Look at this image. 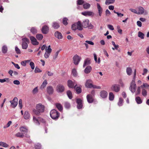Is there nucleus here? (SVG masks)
Segmentation results:
<instances>
[{"mask_svg": "<svg viewBox=\"0 0 149 149\" xmlns=\"http://www.w3.org/2000/svg\"><path fill=\"white\" fill-rule=\"evenodd\" d=\"M44 106L41 104L39 103L37 104L36 109H33V112L35 114L37 115H39L41 113L44 112Z\"/></svg>", "mask_w": 149, "mask_h": 149, "instance_id": "1", "label": "nucleus"}, {"mask_svg": "<svg viewBox=\"0 0 149 149\" xmlns=\"http://www.w3.org/2000/svg\"><path fill=\"white\" fill-rule=\"evenodd\" d=\"M71 28L74 31L77 29L79 31L82 30L83 28L81 27V22L79 21L77 22L74 23L72 25Z\"/></svg>", "mask_w": 149, "mask_h": 149, "instance_id": "2", "label": "nucleus"}, {"mask_svg": "<svg viewBox=\"0 0 149 149\" xmlns=\"http://www.w3.org/2000/svg\"><path fill=\"white\" fill-rule=\"evenodd\" d=\"M50 114L52 119L56 120L59 117L60 113L56 110L53 109L51 111Z\"/></svg>", "mask_w": 149, "mask_h": 149, "instance_id": "3", "label": "nucleus"}, {"mask_svg": "<svg viewBox=\"0 0 149 149\" xmlns=\"http://www.w3.org/2000/svg\"><path fill=\"white\" fill-rule=\"evenodd\" d=\"M81 27L84 28L87 27L92 28L93 26L89 23V21L88 19H86L84 20L81 23Z\"/></svg>", "mask_w": 149, "mask_h": 149, "instance_id": "4", "label": "nucleus"}, {"mask_svg": "<svg viewBox=\"0 0 149 149\" xmlns=\"http://www.w3.org/2000/svg\"><path fill=\"white\" fill-rule=\"evenodd\" d=\"M22 48L23 49H26L28 47V44L29 43V40L26 38H22Z\"/></svg>", "mask_w": 149, "mask_h": 149, "instance_id": "5", "label": "nucleus"}, {"mask_svg": "<svg viewBox=\"0 0 149 149\" xmlns=\"http://www.w3.org/2000/svg\"><path fill=\"white\" fill-rule=\"evenodd\" d=\"M136 86L135 81H132L130 84L129 89L132 93H134L136 90Z\"/></svg>", "mask_w": 149, "mask_h": 149, "instance_id": "6", "label": "nucleus"}, {"mask_svg": "<svg viewBox=\"0 0 149 149\" xmlns=\"http://www.w3.org/2000/svg\"><path fill=\"white\" fill-rule=\"evenodd\" d=\"M137 15H142L144 13L145 15L148 14V12L142 7L139 6L137 8Z\"/></svg>", "mask_w": 149, "mask_h": 149, "instance_id": "7", "label": "nucleus"}, {"mask_svg": "<svg viewBox=\"0 0 149 149\" xmlns=\"http://www.w3.org/2000/svg\"><path fill=\"white\" fill-rule=\"evenodd\" d=\"M111 88L112 91L118 92L120 90V87L118 84H115L112 85Z\"/></svg>", "mask_w": 149, "mask_h": 149, "instance_id": "8", "label": "nucleus"}, {"mask_svg": "<svg viewBox=\"0 0 149 149\" xmlns=\"http://www.w3.org/2000/svg\"><path fill=\"white\" fill-rule=\"evenodd\" d=\"M18 101V98L16 97H15L13 100L10 101V102L11 104V106L13 108L15 107L17 104Z\"/></svg>", "mask_w": 149, "mask_h": 149, "instance_id": "9", "label": "nucleus"}, {"mask_svg": "<svg viewBox=\"0 0 149 149\" xmlns=\"http://www.w3.org/2000/svg\"><path fill=\"white\" fill-rule=\"evenodd\" d=\"M74 63L75 65H77L81 60V58L77 55H75L73 57Z\"/></svg>", "mask_w": 149, "mask_h": 149, "instance_id": "10", "label": "nucleus"}, {"mask_svg": "<svg viewBox=\"0 0 149 149\" xmlns=\"http://www.w3.org/2000/svg\"><path fill=\"white\" fill-rule=\"evenodd\" d=\"M65 90L64 86L62 84L58 85L56 88V91L58 93H62Z\"/></svg>", "mask_w": 149, "mask_h": 149, "instance_id": "11", "label": "nucleus"}, {"mask_svg": "<svg viewBox=\"0 0 149 149\" xmlns=\"http://www.w3.org/2000/svg\"><path fill=\"white\" fill-rule=\"evenodd\" d=\"M30 40L32 44L34 45H37L39 44V42L37 41L36 39L33 36H30Z\"/></svg>", "mask_w": 149, "mask_h": 149, "instance_id": "12", "label": "nucleus"}, {"mask_svg": "<svg viewBox=\"0 0 149 149\" xmlns=\"http://www.w3.org/2000/svg\"><path fill=\"white\" fill-rule=\"evenodd\" d=\"M77 104V107L78 109H81L82 107V101L80 99H77L76 100Z\"/></svg>", "mask_w": 149, "mask_h": 149, "instance_id": "13", "label": "nucleus"}, {"mask_svg": "<svg viewBox=\"0 0 149 149\" xmlns=\"http://www.w3.org/2000/svg\"><path fill=\"white\" fill-rule=\"evenodd\" d=\"M92 80L91 79L87 80L85 83V86L88 88H91L93 86V85L91 83Z\"/></svg>", "mask_w": 149, "mask_h": 149, "instance_id": "14", "label": "nucleus"}, {"mask_svg": "<svg viewBox=\"0 0 149 149\" xmlns=\"http://www.w3.org/2000/svg\"><path fill=\"white\" fill-rule=\"evenodd\" d=\"M92 70V67L89 65L87 66L84 70V72L86 74L89 73Z\"/></svg>", "mask_w": 149, "mask_h": 149, "instance_id": "15", "label": "nucleus"}, {"mask_svg": "<svg viewBox=\"0 0 149 149\" xmlns=\"http://www.w3.org/2000/svg\"><path fill=\"white\" fill-rule=\"evenodd\" d=\"M55 37L59 39H62L63 36L61 33L58 31H56L54 33Z\"/></svg>", "mask_w": 149, "mask_h": 149, "instance_id": "16", "label": "nucleus"}, {"mask_svg": "<svg viewBox=\"0 0 149 149\" xmlns=\"http://www.w3.org/2000/svg\"><path fill=\"white\" fill-rule=\"evenodd\" d=\"M75 84V81L73 82L70 80H69L68 81V85L69 88H73L74 87Z\"/></svg>", "mask_w": 149, "mask_h": 149, "instance_id": "17", "label": "nucleus"}, {"mask_svg": "<svg viewBox=\"0 0 149 149\" xmlns=\"http://www.w3.org/2000/svg\"><path fill=\"white\" fill-rule=\"evenodd\" d=\"M41 31L43 33L47 34L49 31V27L47 26H44L42 27Z\"/></svg>", "mask_w": 149, "mask_h": 149, "instance_id": "18", "label": "nucleus"}, {"mask_svg": "<svg viewBox=\"0 0 149 149\" xmlns=\"http://www.w3.org/2000/svg\"><path fill=\"white\" fill-rule=\"evenodd\" d=\"M107 93L105 91H102L100 92V95L101 97L103 98H105L107 97Z\"/></svg>", "mask_w": 149, "mask_h": 149, "instance_id": "19", "label": "nucleus"}, {"mask_svg": "<svg viewBox=\"0 0 149 149\" xmlns=\"http://www.w3.org/2000/svg\"><path fill=\"white\" fill-rule=\"evenodd\" d=\"M88 102L89 103H91L93 102V95L91 94L88 95L86 97Z\"/></svg>", "mask_w": 149, "mask_h": 149, "instance_id": "20", "label": "nucleus"}, {"mask_svg": "<svg viewBox=\"0 0 149 149\" xmlns=\"http://www.w3.org/2000/svg\"><path fill=\"white\" fill-rule=\"evenodd\" d=\"M93 13L91 11H86L81 13V14L85 16H90L93 14Z\"/></svg>", "mask_w": 149, "mask_h": 149, "instance_id": "21", "label": "nucleus"}, {"mask_svg": "<svg viewBox=\"0 0 149 149\" xmlns=\"http://www.w3.org/2000/svg\"><path fill=\"white\" fill-rule=\"evenodd\" d=\"M47 93L49 95L52 94L53 93L54 90L52 87L51 86H48L47 88Z\"/></svg>", "mask_w": 149, "mask_h": 149, "instance_id": "22", "label": "nucleus"}, {"mask_svg": "<svg viewBox=\"0 0 149 149\" xmlns=\"http://www.w3.org/2000/svg\"><path fill=\"white\" fill-rule=\"evenodd\" d=\"M97 6L99 16H101L102 12V8L101 7L100 4L98 3H97Z\"/></svg>", "mask_w": 149, "mask_h": 149, "instance_id": "23", "label": "nucleus"}, {"mask_svg": "<svg viewBox=\"0 0 149 149\" xmlns=\"http://www.w3.org/2000/svg\"><path fill=\"white\" fill-rule=\"evenodd\" d=\"M52 26L54 29H57L60 27V25L58 23L54 22L52 24Z\"/></svg>", "mask_w": 149, "mask_h": 149, "instance_id": "24", "label": "nucleus"}, {"mask_svg": "<svg viewBox=\"0 0 149 149\" xmlns=\"http://www.w3.org/2000/svg\"><path fill=\"white\" fill-rule=\"evenodd\" d=\"M55 106L60 111H62L63 107L61 104L59 103H56L55 104Z\"/></svg>", "mask_w": 149, "mask_h": 149, "instance_id": "25", "label": "nucleus"}, {"mask_svg": "<svg viewBox=\"0 0 149 149\" xmlns=\"http://www.w3.org/2000/svg\"><path fill=\"white\" fill-rule=\"evenodd\" d=\"M2 52L3 54L6 53L8 51V47L6 45H3L1 48Z\"/></svg>", "mask_w": 149, "mask_h": 149, "instance_id": "26", "label": "nucleus"}, {"mask_svg": "<svg viewBox=\"0 0 149 149\" xmlns=\"http://www.w3.org/2000/svg\"><path fill=\"white\" fill-rule=\"evenodd\" d=\"M47 84V80L46 79L45 80L40 87V89H42L44 88Z\"/></svg>", "mask_w": 149, "mask_h": 149, "instance_id": "27", "label": "nucleus"}, {"mask_svg": "<svg viewBox=\"0 0 149 149\" xmlns=\"http://www.w3.org/2000/svg\"><path fill=\"white\" fill-rule=\"evenodd\" d=\"M46 52L44 54V56L45 58H48L51 53L52 52L45 50Z\"/></svg>", "mask_w": 149, "mask_h": 149, "instance_id": "28", "label": "nucleus"}, {"mask_svg": "<svg viewBox=\"0 0 149 149\" xmlns=\"http://www.w3.org/2000/svg\"><path fill=\"white\" fill-rule=\"evenodd\" d=\"M90 64V60L88 59H86L84 61V63L83 65V67L88 65Z\"/></svg>", "mask_w": 149, "mask_h": 149, "instance_id": "29", "label": "nucleus"}, {"mask_svg": "<svg viewBox=\"0 0 149 149\" xmlns=\"http://www.w3.org/2000/svg\"><path fill=\"white\" fill-rule=\"evenodd\" d=\"M30 31L33 34H35L37 33V30L35 27H31Z\"/></svg>", "mask_w": 149, "mask_h": 149, "instance_id": "30", "label": "nucleus"}, {"mask_svg": "<svg viewBox=\"0 0 149 149\" xmlns=\"http://www.w3.org/2000/svg\"><path fill=\"white\" fill-rule=\"evenodd\" d=\"M93 56H94V60L95 61L96 63H97L98 64H99L100 62V58L99 57L98 58V60H97V56L96 54L95 53L93 54Z\"/></svg>", "mask_w": 149, "mask_h": 149, "instance_id": "31", "label": "nucleus"}, {"mask_svg": "<svg viewBox=\"0 0 149 149\" xmlns=\"http://www.w3.org/2000/svg\"><path fill=\"white\" fill-rule=\"evenodd\" d=\"M72 74L74 77H77L78 75V73L76 70L74 68L72 70Z\"/></svg>", "mask_w": 149, "mask_h": 149, "instance_id": "32", "label": "nucleus"}, {"mask_svg": "<svg viewBox=\"0 0 149 149\" xmlns=\"http://www.w3.org/2000/svg\"><path fill=\"white\" fill-rule=\"evenodd\" d=\"M39 118L38 117L37 118L36 117H35V116H33V121L36 123V124L37 125H39L40 124L39 122Z\"/></svg>", "mask_w": 149, "mask_h": 149, "instance_id": "33", "label": "nucleus"}, {"mask_svg": "<svg viewBox=\"0 0 149 149\" xmlns=\"http://www.w3.org/2000/svg\"><path fill=\"white\" fill-rule=\"evenodd\" d=\"M135 100L138 104H141L142 102V100L139 97H136L135 98Z\"/></svg>", "mask_w": 149, "mask_h": 149, "instance_id": "34", "label": "nucleus"}, {"mask_svg": "<svg viewBox=\"0 0 149 149\" xmlns=\"http://www.w3.org/2000/svg\"><path fill=\"white\" fill-rule=\"evenodd\" d=\"M24 118L26 119H28L30 117V114L29 112L27 111H26L24 115Z\"/></svg>", "mask_w": 149, "mask_h": 149, "instance_id": "35", "label": "nucleus"}, {"mask_svg": "<svg viewBox=\"0 0 149 149\" xmlns=\"http://www.w3.org/2000/svg\"><path fill=\"white\" fill-rule=\"evenodd\" d=\"M20 130L25 133L27 132L28 131V128L26 127H22L20 128Z\"/></svg>", "mask_w": 149, "mask_h": 149, "instance_id": "36", "label": "nucleus"}, {"mask_svg": "<svg viewBox=\"0 0 149 149\" xmlns=\"http://www.w3.org/2000/svg\"><path fill=\"white\" fill-rule=\"evenodd\" d=\"M142 94L143 96L146 97L147 95V92L145 88H142Z\"/></svg>", "mask_w": 149, "mask_h": 149, "instance_id": "37", "label": "nucleus"}, {"mask_svg": "<svg viewBox=\"0 0 149 149\" xmlns=\"http://www.w3.org/2000/svg\"><path fill=\"white\" fill-rule=\"evenodd\" d=\"M132 70L130 68L128 67L126 69V72L128 75H130L132 72Z\"/></svg>", "mask_w": 149, "mask_h": 149, "instance_id": "38", "label": "nucleus"}, {"mask_svg": "<svg viewBox=\"0 0 149 149\" xmlns=\"http://www.w3.org/2000/svg\"><path fill=\"white\" fill-rule=\"evenodd\" d=\"M77 86V85L76 84L74 86V88L76 89V91L77 93H81V88L79 87H76Z\"/></svg>", "mask_w": 149, "mask_h": 149, "instance_id": "39", "label": "nucleus"}, {"mask_svg": "<svg viewBox=\"0 0 149 149\" xmlns=\"http://www.w3.org/2000/svg\"><path fill=\"white\" fill-rule=\"evenodd\" d=\"M36 38L37 39L39 40H41L43 38V35L41 34H38L36 36Z\"/></svg>", "mask_w": 149, "mask_h": 149, "instance_id": "40", "label": "nucleus"}, {"mask_svg": "<svg viewBox=\"0 0 149 149\" xmlns=\"http://www.w3.org/2000/svg\"><path fill=\"white\" fill-rule=\"evenodd\" d=\"M115 2V0H106L105 3L107 5H109L110 4L113 3Z\"/></svg>", "mask_w": 149, "mask_h": 149, "instance_id": "41", "label": "nucleus"}, {"mask_svg": "<svg viewBox=\"0 0 149 149\" xmlns=\"http://www.w3.org/2000/svg\"><path fill=\"white\" fill-rule=\"evenodd\" d=\"M138 36L141 39H143L144 38V35L141 31H139L138 33Z\"/></svg>", "mask_w": 149, "mask_h": 149, "instance_id": "42", "label": "nucleus"}, {"mask_svg": "<svg viewBox=\"0 0 149 149\" xmlns=\"http://www.w3.org/2000/svg\"><path fill=\"white\" fill-rule=\"evenodd\" d=\"M90 4L88 3H86L83 4V8L85 9H88L90 7Z\"/></svg>", "mask_w": 149, "mask_h": 149, "instance_id": "43", "label": "nucleus"}, {"mask_svg": "<svg viewBox=\"0 0 149 149\" xmlns=\"http://www.w3.org/2000/svg\"><path fill=\"white\" fill-rule=\"evenodd\" d=\"M114 95L112 93L110 92L109 93V100L112 101L114 98Z\"/></svg>", "mask_w": 149, "mask_h": 149, "instance_id": "44", "label": "nucleus"}, {"mask_svg": "<svg viewBox=\"0 0 149 149\" xmlns=\"http://www.w3.org/2000/svg\"><path fill=\"white\" fill-rule=\"evenodd\" d=\"M15 136L18 137L22 138L24 135L23 133L19 132L15 134Z\"/></svg>", "mask_w": 149, "mask_h": 149, "instance_id": "45", "label": "nucleus"}, {"mask_svg": "<svg viewBox=\"0 0 149 149\" xmlns=\"http://www.w3.org/2000/svg\"><path fill=\"white\" fill-rule=\"evenodd\" d=\"M60 52V50H58L54 54L53 56V59L54 60H55L57 58L58 53Z\"/></svg>", "mask_w": 149, "mask_h": 149, "instance_id": "46", "label": "nucleus"}, {"mask_svg": "<svg viewBox=\"0 0 149 149\" xmlns=\"http://www.w3.org/2000/svg\"><path fill=\"white\" fill-rule=\"evenodd\" d=\"M67 94L70 99H71L72 98V93L70 91H67Z\"/></svg>", "mask_w": 149, "mask_h": 149, "instance_id": "47", "label": "nucleus"}, {"mask_svg": "<svg viewBox=\"0 0 149 149\" xmlns=\"http://www.w3.org/2000/svg\"><path fill=\"white\" fill-rule=\"evenodd\" d=\"M0 146L5 148H7L8 146V145L5 143L0 142Z\"/></svg>", "mask_w": 149, "mask_h": 149, "instance_id": "48", "label": "nucleus"}, {"mask_svg": "<svg viewBox=\"0 0 149 149\" xmlns=\"http://www.w3.org/2000/svg\"><path fill=\"white\" fill-rule=\"evenodd\" d=\"M123 99L121 98H119V101L118 103V106H122L123 105Z\"/></svg>", "mask_w": 149, "mask_h": 149, "instance_id": "49", "label": "nucleus"}, {"mask_svg": "<svg viewBox=\"0 0 149 149\" xmlns=\"http://www.w3.org/2000/svg\"><path fill=\"white\" fill-rule=\"evenodd\" d=\"M68 19L66 17L64 18L63 20V23L64 25H66L68 24L67 21H68Z\"/></svg>", "mask_w": 149, "mask_h": 149, "instance_id": "50", "label": "nucleus"}, {"mask_svg": "<svg viewBox=\"0 0 149 149\" xmlns=\"http://www.w3.org/2000/svg\"><path fill=\"white\" fill-rule=\"evenodd\" d=\"M143 87H144L146 88L149 89V84L147 83H143V85L141 86V87L142 88Z\"/></svg>", "mask_w": 149, "mask_h": 149, "instance_id": "51", "label": "nucleus"}, {"mask_svg": "<svg viewBox=\"0 0 149 149\" xmlns=\"http://www.w3.org/2000/svg\"><path fill=\"white\" fill-rule=\"evenodd\" d=\"M11 123L12 122L11 121H9L7 124L3 126V128L5 129L8 127L10 126Z\"/></svg>", "mask_w": 149, "mask_h": 149, "instance_id": "52", "label": "nucleus"}, {"mask_svg": "<svg viewBox=\"0 0 149 149\" xmlns=\"http://www.w3.org/2000/svg\"><path fill=\"white\" fill-rule=\"evenodd\" d=\"M84 1L83 0H77V4L78 5H81L84 3Z\"/></svg>", "mask_w": 149, "mask_h": 149, "instance_id": "53", "label": "nucleus"}, {"mask_svg": "<svg viewBox=\"0 0 149 149\" xmlns=\"http://www.w3.org/2000/svg\"><path fill=\"white\" fill-rule=\"evenodd\" d=\"M15 50L16 53L17 54H20L21 53V51L19 48H18L17 46H15Z\"/></svg>", "mask_w": 149, "mask_h": 149, "instance_id": "54", "label": "nucleus"}, {"mask_svg": "<svg viewBox=\"0 0 149 149\" xmlns=\"http://www.w3.org/2000/svg\"><path fill=\"white\" fill-rule=\"evenodd\" d=\"M36 149H40L41 148V145L40 144L37 143L35 145Z\"/></svg>", "mask_w": 149, "mask_h": 149, "instance_id": "55", "label": "nucleus"}, {"mask_svg": "<svg viewBox=\"0 0 149 149\" xmlns=\"http://www.w3.org/2000/svg\"><path fill=\"white\" fill-rule=\"evenodd\" d=\"M65 107L66 109H69L70 107V104L68 102H65Z\"/></svg>", "mask_w": 149, "mask_h": 149, "instance_id": "56", "label": "nucleus"}, {"mask_svg": "<svg viewBox=\"0 0 149 149\" xmlns=\"http://www.w3.org/2000/svg\"><path fill=\"white\" fill-rule=\"evenodd\" d=\"M38 91V87H36L34 88L32 91V93L33 94H36Z\"/></svg>", "mask_w": 149, "mask_h": 149, "instance_id": "57", "label": "nucleus"}, {"mask_svg": "<svg viewBox=\"0 0 149 149\" xmlns=\"http://www.w3.org/2000/svg\"><path fill=\"white\" fill-rule=\"evenodd\" d=\"M29 65L31 69L32 70H33L35 68V65L33 62H31L30 63Z\"/></svg>", "mask_w": 149, "mask_h": 149, "instance_id": "58", "label": "nucleus"}, {"mask_svg": "<svg viewBox=\"0 0 149 149\" xmlns=\"http://www.w3.org/2000/svg\"><path fill=\"white\" fill-rule=\"evenodd\" d=\"M148 71V70L146 68H144L143 70V73L142 74L143 75H145L146 74Z\"/></svg>", "mask_w": 149, "mask_h": 149, "instance_id": "59", "label": "nucleus"}, {"mask_svg": "<svg viewBox=\"0 0 149 149\" xmlns=\"http://www.w3.org/2000/svg\"><path fill=\"white\" fill-rule=\"evenodd\" d=\"M85 42L87 43V44L93 45H94V43L93 42L91 41L86 40Z\"/></svg>", "mask_w": 149, "mask_h": 149, "instance_id": "60", "label": "nucleus"}, {"mask_svg": "<svg viewBox=\"0 0 149 149\" xmlns=\"http://www.w3.org/2000/svg\"><path fill=\"white\" fill-rule=\"evenodd\" d=\"M129 10L132 12L137 14V11L136 10L132 9V8H130Z\"/></svg>", "mask_w": 149, "mask_h": 149, "instance_id": "61", "label": "nucleus"}, {"mask_svg": "<svg viewBox=\"0 0 149 149\" xmlns=\"http://www.w3.org/2000/svg\"><path fill=\"white\" fill-rule=\"evenodd\" d=\"M12 63L14 65L15 67L16 68H17V69H20V67L19 66V65L18 64H15V63H14L13 62H12Z\"/></svg>", "mask_w": 149, "mask_h": 149, "instance_id": "62", "label": "nucleus"}, {"mask_svg": "<svg viewBox=\"0 0 149 149\" xmlns=\"http://www.w3.org/2000/svg\"><path fill=\"white\" fill-rule=\"evenodd\" d=\"M19 106L20 109L22 107V99H20L19 102Z\"/></svg>", "mask_w": 149, "mask_h": 149, "instance_id": "63", "label": "nucleus"}, {"mask_svg": "<svg viewBox=\"0 0 149 149\" xmlns=\"http://www.w3.org/2000/svg\"><path fill=\"white\" fill-rule=\"evenodd\" d=\"M42 72V70H40L38 67H36L35 70V73L40 72Z\"/></svg>", "mask_w": 149, "mask_h": 149, "instance_id": "64", "label": "nucleus"}]
</instances>
